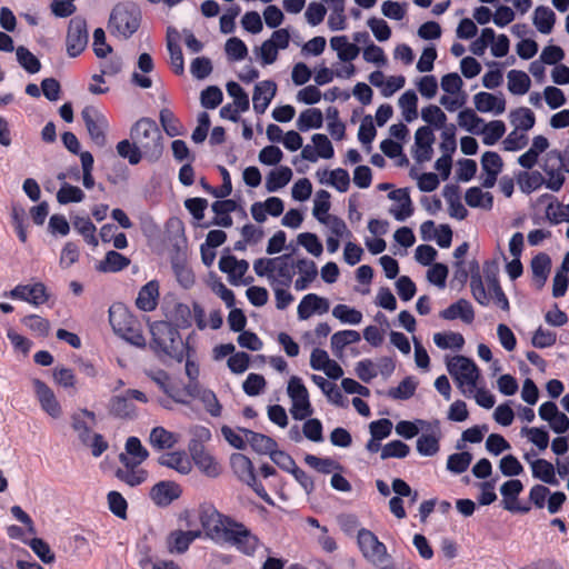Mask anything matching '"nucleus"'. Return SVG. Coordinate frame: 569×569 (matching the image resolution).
Listing matches in <instances>:
<instances>
[{
  "label": "nucleus",
  "instance_id": "69168bd1",
  "mask_svg": "<svg viewBox=\"0 0 569 569\" xmlns=\"http://www.w3.org/2000/svg\"><path fill=\"white\" fill-rule=\"evenodd\" d=\"M521 435H526L539 450H546L549 445V431L545 426L541 427H522Z\"/></svg>",
  "mask_w": 569,
  "mask_h": 569
},
{
  "label": "nucleus",
  "instance_id": "c03bdc74",
  "mask_svg": "<svg viewBox=\"0 0 569 569\" xmlns=\"http://www.w3.org/2000/svg\"><path fill=\"white\" fill-rule=\"evenodd\" d=\"M510 120L516 130L527 132L535 127L536 116L531 109L520 107L510 112Z\"/></svg>",
  "mask_w": 569,
  "mask_h": 569
},
{
  "label": "nucleus",
  "instance_id": "5fc2aeb1",
  "mask_svg": "<svg viewBox=\"0 0 569 569\" xmlns=\"http://www.w3.org/2000/svg\"><path fill=\"white\" fill-rule=\"evenodd\" d=\"M506 133V124L502 120H492L482 127V142L486 146L496 144Z\"/></svg>",
  "mask_w": 569,
  "mask_h": 569
},
{
  "label": "nucleus",
  "instance_id": "79ce46f5",
  "mask_svg": "<svg viewBox=\"0 0 569 569\" xmlns=\"http://www.w3.org/2000/svg\"><path fill=\"white\" fill-rule=\"evenodd\" d=\"M330 199L331 194L325 189H320L316 193L312 214L320 223L328 224V220L331 216L329 214L331 207Z\"/></svg>",
  "mask_w": 569,
  "mask_h": 569
},
{
  "label": "nucleus",
  "instance_id": "6e6552de",
  "mask_svg": "<svg viewBox=\"0 0 569 569\" xmlns=\"http://www.w3.org/2000/svg\"><path fill=\"white\" fill-rule=\"evenodd\" d=\"M357 542L363 557L370 561L383 563L389 558L386 545L366 528L358 531Z\"/></svg>",
  "mask_w": 569,
  "mask_h": 569
},
{
  "label": "nucleus",
  "instance_id": "2eb2a0df",
  "mask_svg": "<svg viewBox=\"0 0 569 569\" xmlns=\"http://www.w3.org/2000/svg\"><path fill=\"white\" fill-rule=\"evenodd\" d=\"M483 272L487 279L488 288L493 293L496 305L505 311L510 309L509 300L502 290L498 278V262L496 260H487L483 263Z\"/></svg>",
  "mask_w": 569,
  "mask_h": 569
},
{
  "label": "nucleus",
  "instance_id": "f257e3e1",
  "mask_svg": "<svg viewBox=\"0 0 569 569\" xmlns=\"http://www.w3.org/2000/svg\"><path fill=\"white\" fill-rule=\"evenodd\" d=\"M200 523L208 538L216 542L224 540L246 556H253L258 548L259 539L249 528L214 508L200 513Z\"/></svg>",
  "mask_w": 569,
  "mask_h": 569
},
{
  "label": "nucleus",
  "instance_id": "a211bd4d",
  "mask_svg": "<svg viewBox=\"0 0 569 569\" xmlns=\"http://www.w3.org/2000/svg\"><path fill=\"white\" fill-rule=\"evenodd\" d=\"M277 93V83L273 80H263L256 83L252 94L253 110L262 114Z\"/></svg>",
  "mask_w": 569,
  "mask_h": 569
},
{
  "label": "nucleus",
  "instance_id": "de8ad7c7",
  "mask_svg": "<svg viewBox=\"0 0 569 569\" xmlns=\"http://www.w3.org/2000/svg\"><path fill=\"white\" fill-rule=\"evenodd\" d=\"M149 440L157 450L171 449L177 442L174 433L161 426L152 428Z\"/></svg>",
  "mask_w": 569,
  "mask_h": 569
},
{
  "label": "nucleus",
  "instance_id": "39448f33",
  "mask_svg": "<svg viewBox=\"0 0 569 569\" xmlns=\"http://www.w3.org/2000/svg\"><path fill=\"white\" fill-rule=\"evenodd\" d=\"M109 321L113 331L123 340L137 348H144L147 342L138 320L128 309L119 306H111L109 309Z\"/></svg>",
  "mask_w": 569,
  "mask_h": 569
},
{
  "label": "nucleus",
  "instance_id": "ea45409f",
  "mask_svg": "<svg viewBox=\"0 0 569 569\" xmlns=\"http://www.w3.org/2000/svg\"><path fill=\"white\" fill-rule=\"evenodd\" d=\"M556 22V13L546 6H538L533 13V24L542 34H549Z\"/></svg>",
  "mask_w": 569,
  "mask_h": 569
},
{
  "label": "nucleus",
  "instance_id": "6e6d98bb",
  "mask_svg": "<svg viewBox=\"0 0 569 569\" xmlns=\"http://www.w3.org/2000/svg\"><path fill=\"white\" fill-rule=\"evenodd\" d=\"M472 458L473 456L469 451L452 453L447 459V470L453 475H461L467 471Z\"/></svg>",
  "mask_w": 569,
  "mask_h": 569
},
{
  "label": "nucleus",
  "instance_id": "412c9836",
  "mask_svg": "<svg viewBox=\"0 0 569 569\" xmlns=\"http://www.w3.org/2000/svg\"><path fill=\"white\" fill-rule=\"evenodd\" d=\"M386 73H369V83L378 89L383 97L388 98L402 89L406 84V78L402 73L398 76L385 77Z\"/></svg>",
  "mask_w": 569,
  "mask_h": 569
},
{
  "label": "nucleus",
  "instance_id": "a878e982",
  "mask_svg": "<svg viewBox=\"0 0 569 569\" xmlns=\"http://www.w3.org/2000/svg\"><path fill=\"white\" fill-rule=\"evenodd\" d=\"M239 431L246 436V439L250 443L252 450L260 455L270 456V452L278 447L277 441L267 435L256 432L247 428H239Z\"/></svg>",
  "mask_w": 569,
  "mask_h": 569
},
{
  "label": "nucleus",
  "instance_id": "680f3d73",
  "mask_svg": "<svg viewBox=\"0 0 569 569\" xmlns=\"http://www.w3.org/2000/svg\"><path fill=\"white\" fill-rule=\"evenodd\" d=\"M439 436L432 433H422L416 442L417 451L422 457H432L439 449Z\"/></svg>",
  "mask_w": 569,
  "mask_h": 569
},
{
  "label": "nucleus",
  "instance_id": "aec40b11",
  "mask_svg": "<svg viewBox=\"0 0 569 569\" xmlns=\"http://www.w3.org/2000/svg\"><path fill=\"white\" fill-rule=\"evenodd\" d=\"M202 535L201 530H173L167 537V547L171 553H184L190 545Z\"/></svg>",
  "mask_w": 569,
  "mask_h": 569
},
{
  "label": "nucleus",
  "instance_id": "20e7f679",
  "mask_svg": "<svg viewBox=\"0 0 569 569\" xmlns=\"http://www.w3.org/2000/svg\"><path fill=\"white\" fill-rule=\"evenodd\" d=\"M141 11L133 2H119L110 13L108 28L111 34L129 39L140 27Z\"/></svg>",
  "mask_w": 569,
  "mask_h": 569
},
{
  "label": "nucleus",
  "instance_id": "7c9ffc66",
  "mask_svg": "<svg viewBox=\"0 0 569 569\" xmlns=\"http://www.w3.org/2000/svg\"><path fill=\"white\" fill-rule=\"evenodd\" d=\"M531 470H532V477L535 479H538L542 481L543 483L550 485V486H558L559 479L556 476V469L555 466L543 459L538 458L530 462Z\"/></svg>",
  "mask_w": 569,
  "mask_h": 569
},
{
  "label": "nucleus",
  "instance_id": "c756f323",
  "mask_svg": "<svg viewBox=\"0 0 569 569\" xmlns=\"http://www.w3.org/2000/svg\"><path fill=\"white\" fill-rule=\"evenodd\" d=\"M158 463L160 466L173 469L181 475H188L192 469L191 462L187 458L184 451H172L163 453L158 458Z\"/></svg>",
  "mask_w": 569,
  "mask_h": 569
},
{
  "label": "nucleus",
  "instance_id": "bf43d9fd",
  "mask_svg": "<svg viewBox=\"0 0 569 569\" xmlns=\"http://www.w3.org/2000/svg\"><path fill=\"white\" fill-rule=\"evenodd\" d=\"M211 210L214 213L212 220L200 223L203 229L210 228L211 226L230 228L233 224L231 213L220 206L217 201L211 203Z\"/></svg>",
  "mask_w": 569,
  "mask_h": 569
},
{
  "label": "nucleus",
  "instance_id": "09e8293b",
  "mask_svg": "<svg viewBox=\"0 0 569 569\" xmlns=\"http://www.w3.org/2000/svg\"><path fill=\"white\" fill-rule=\"evenodd\" d=\"M305 462L320 473L329 475L333 471H341L343 467L332 458H320L311 453L305 456Z\"/></svg>",
  "mask_w": 569,
  "mask_h": 569
},
{
  "label": "nucleus",
  "instance_id": "a19ab883",
  "mask_svg": "<svg viewBox=\"0 0 569 569\" xmlns=\"http://www.w3.org/2000/svg\"><path fill=\"white\" fill-rule=\"evenodd\" d=\"M521 192L530 194L545 186V178L539 171H519L516 176Z\"/></svg>",
  "mask_w": 569,
  "mask_h": 569
},
{
  "label": "nucleus",
  "instance_id": "c85d7f7f",
  "mask_svg": "<svg viewBox=\"0 0 569 569\" xmlns=\"http://www.w3.org/2000/svg\"><path fill=\"white\" fill-rule=\"evenodd\" d=\"M218 171L223 180L220 187L211 186L204 177L200 178L199 184L204 192L213 196L217 199L227 198L232 192V181L229 171L223 166H218Z\"/></svg>",
  "mask_w": 569,
  "mask_h": 569
},
{
  "label": "nucleus",
  "instance_id": "72a5a7b5",
  "mask_svg": "<svg viewBox=\"0 0 569 569\" xmlns=\"http://www.w3.org/2000/svg\"><path fill=\"white\" fill-rule=\"evenodd\" d=\"M465 201L470 208H480L491 210L493 207V196L489 191H482L481 187H470L466 190Z\"/></svg>",
  "mask_w": 569,
  "mask_h": 569
},
{
  "label": "nucleus",
  "instance_id": "13d9d810",
  "mask_svg": "<svg viewBox=\"0 0 569 569\" xmlns=\"http://www.w3.org/2000/svg\"><path fill=\"white\" fill-rule=\"evenodd\" d=\"M565 57V51L559 46H547L543 48L540 59L546 64L555 66L552 71H569V67L558 64Z\"/></svg>",
  "mask_w": 569,
  "mask_h": 569
},
{
  "label": "nucleus",
  "instance_id": "5701e85b",
  "mask_svg": "<svg viewBox=\"0 0 569 569\" xmlns=\"http://www.w3.org/2000/svg\"><path fill=\"white\" fill-rule=\"evenodd\" d=\"M469 268L467 269L470 276V289L473 299L482 307H487L490 302L488 293L482 282L480 273V264L473 259L469 261Z\"/></svg>",
  "mask_w": 569,
  "mask_h": 569
},
{
  "label": "nucleus",
  "instance_id": "774afa93",
  "mask_svg": "<svg viewBox=\"0 0 569 569\" xmlns=\"http://www.w3.org/2000/svg\"><path fill=\"white\" fill-rule=\"evenodd\" d=\"M410 453V447L402 440H391L382 447L380 458L387 460L389 458L403 459Z\"/></svg>",
  "mask_w": 569,
  "mask_h": 569
},
{
  "label": "nucleus",
  "instance_id": "338daca9",
  "mask_svg": "<svg viewBox=\"0 0 569 569\" xmlns=\"http://www.w3.org/2000/svg\"><path fill=\"white\" fill-rule=\"evenodd\" d=\"M84 192L77 186L63 182L57 192V200L60 204L78 203L84 199Z\"/></svg>",
  "mask_w": 569,
  "mask_h": 569
},
{
  "label": "nucleus",
  "instance_id": "58836bf2",
  "mask_svg": "<svg viewBox=\"0 0 569 569\" xmlns=\"http://www.w3.org/2000/svg\"><path fill=\"white\" fill-rule=\"evenodd\" d=\"M458 124L472 134H481L485 120L480 118L472 109L466 108L458 113Z\"/></svg>",
  "mask_w": 569,
  "mask_h": 569
},
{
  "label": "nucleus",
  "instance_id": "052dcab7",
  "mask_svg": "<svg viewBox=\"0 0 569 569\" xmlns=\"http://www.w3.org/2000/svg\"><path fill=\"white\" fill-rule=\"evenodd\" d=\"M23 543L28 545L43 563L49 565L56 560V556L49 543L42 538L34 537L29 540H23Z\"/></svg>",
  "mask_w": 569,
  "mask_h": 569
},
{
  "label": "nucleus",
  "instance_id": "ddd939ff",
  "mask_svg": "<svg viewBox=\"0 0 569 569\" xmlns=\"http://www.w3.org/2000/svg\"><path fill=\"white\" fill-rule=\"evenodd\" d=\"M502 168L503 161L498 152H483L481 156V187L486 189L493 188Z\"/></svg>",
  "mask_w": 569,
  "mask_h": 569
},
{
  "label": "nucleus",
  "instance_id": "393cba45",
  "mask_svg": "<svg viewBox=\"0 0 569 569\" xmlns=\"http://www.w3.org/2000/svg\"><path fill=\"white\" fill-rule=\"evenodd\" d=\"M533 282L537 289H542L551 270V258L546 252H538L530 261Z\"/></svg>",
  "mask_w": 569,
  "mask_h": 569
},
{
  "label": "nucleus",
  "instance_id": "a18cd8bd",
  "mask_svg": "<svg viewBox=\"0 0 569 569\" xmlns=\"http://www.w3.org/2000/svg\"><path fill=\"white\" fill-rule=\"evenodd\" d=\"M417 387L418 382L415 377L408 376L397 387L389 388L387 396L395 400H408L415 395Z\"/></svg>",
  "mask_w": 569,
  "mask_h": 569
},
{
  "label": "nucleus",
  "instance_id": "f8f14e48",
  "mask_svg": "<svg viewBox=\"0 0 569 569\" xmlns=\"http://www.w3.org/2000/svg\"><path fill=\"white\" fill-rule=\"evenodd\" d=\"M182 495V489L179 483L172 480H161L157 482L149 492L150 499L159 508L170 506L174 500L179 499Z\"/></svg>",
  "mask_w": 569,
  "mask_h": 569
},
{
  "label": "nucleus",
  "instance_id": "423d86ee",
  "mask_svg": "<svg viewBox=\"0 0 569 569\" xmlns=\"http://www.w3.org/2000/svg\"><path fill=\"white\" fill-rule=\"evenodd\" d=\"M446 366L449 375L457 382L458 387L465 383L471 389L477 387L480 378V369L472 358L457 355L451 358L447 357Z\"/></svg>",
  "mask_w": 569,
  "mask_h": 569
},
{
  "label": "nucleus",
  "instance_id": "f3484780",
  "mask_svg": "<svg viewBox=\"0 0 569 569\" xmlns=\"http://www.w3.org/2000/svg\"><path fill=\"white\" fill-rule=\"evenodd\" d=\"M330 303L325 297H320L317 293L306 295L299 302L297 312L300 320H307L312 315H323L329 311Z\"/></svg>",
  "mask_w": 569,
  "mask_h": 569
},
{
  "label": "nucleus",
  "instance_id": "1a4fd4ad",
  "mask_svg": "<svg viewBox=\"0 0 569 569\" xmlns=\"http://www.w3.org/2000/svg\"><path fill=\"white\" fill-rule=\"evenodd\" d=\"M82 120L86 124L90 139L98 147H104L107 142L106 130L108 128L107 118L99 113L94 107L88 106L81 111Z\"/></svg>",
  "mask_w": 569,
  "mask_h": 569
},
{
  "label": "nucleus",
  "instance_id": "9b49d317",
  "mask_svg": "<svg viewBox=\"0 0 569 569\" xmlns=\"http://www.w3.org/2000/svg\"><path fill=\"white\" fill-rule=\"evenodd\" d=\"M33 391L41 409L50 417L57 419L62 413V408L53 390L41 379H32Z\"/></svg>",
  "mask_w": 569,
  "mask_h": 569
},
{
  "label": "nucleus",
  "instance_id": "f704fd0d",
  "mask_svg": "<svg viewBox=\"0 0 569 569\" xmlns=\"http://www.w3.org/2000/svg\"><path fill=\"white\" fill-rule=\"evenodd\" d=\"M330 46L332 50L337 51L338 58L343 62H350L355 60L360 49L357 44L350 43L346 36H337L330 39Z\"/></svg>",
  "mask_w": 569,
  "mask_h": 569
},
{
  "label": "nucleus",
  "instance_id": "3c124183",
  "mask_svg": "<svg viewBox=\"0 0 569 569\" xmlns=\"http://www.w3.org/2000/svg\"><path fill=\"white\" fill-rule=\"evenodd\" d=\"M479 73H445L441 79V88L449 94H461L462 91V77L466 79H472Z\"/></svg>",
  "mask_w": 569,
  "mask_h": 569
},
{
  "label": "nucleus",
  "instance_id": "e2e57ef3",
  "mask_svg": "<svg viewBox=\"0 0 569 569\" xmlns=\"http://www.w3.org/2000/svg\"><path fill=\"white\" fill-rule=\"evenodd\" d=\"M109 510L119 519L126 520L128 517V502L119 491L111 490L107 495Z\"/></svg>",
  "mask_w": 569,
  "mask_h": 569
},
{
  "label": "nucleus",
  "instance_id": "4c0bfd02",
  "mask_svg": "<svg viewBox=\"0 0 569 569\" xmlns=\"http://www.w3.org/2000/svg\"><path fill=\"white\" fill-rule=\"evenodd\" d=\"M361 336L358 331L352 329H346L335 332L331 336V349L336 357L342 356L343 349L351 343L359 342Z\"/></svg>",
  "mask_w": 569,
  "mask_h": 569
},
{
  "label": "nucleus",
  "instance_id": "603ef678",
  "mask_svg": "<svg viewBox=\"0 0 569 569\" xmlns=\"http://www.w3.org/2000/svg\"><path fill=\"white\" fill-rule=\"evenodd\" d=\"M160 123L164 130V132L170 137H178L183 134V126L180 120L174 116V113L168 109L163 108L159 113Z\"/></svg>",
  "mask_w": 569,
  "mask_h": 569
},
{
  "label": "nucleus",
  "instance_id": "2f4dec72",
  "mask_svg": "<svg viewBox=\"0 0 569 569\" xmlns=\"http://www.w3.org/2000/svg\"><path fill=\"white\" fill-rule=\"evenodd\" d=\"M130 259L117 250L107 251L104 259L97 264V270L100 272H119L130 264Z\"/></svg>",
  "mask_w": 569,
  "mask_h": 569
},
{
  "label": "nucleus",
  "instance_id": "dca6fc26",
  "mask_svg": "<svg viewBox=\"0 0 569 569\" xmlns=\"http://www.w3.org/2000/svg\"><path fill=\"white\" fill-rule=\"evenodd\" d=\"M146 375L159 387V389L166 393L172 401L187 406L192 407V403L189 399L182 397V391L179 389H176L170 383V375L163 370L158 369L156 371L150 370L147 371Z\"/></svg>",
  "mask_w": 569,
  "mask_h": 569
},
{
  "label": "nucleus",
  "instance_id": "0eeeda50",
  "mask_svg": "<svg viewBox=\"0 0 569 569\" xmlns=\"http://www.w3.org/2000/svg\"><path fill=\"white\" fill-rule=\"evenodd\" d=\"M88 41L89 34L86 19L80 16L73 17L69 21L66 39L69 57H78L86 49Z\"/></svg>",
  "mask_w": 569,
  "mask_h": 569
},
{
  "label": "nucleus",
  "instance_id": "49530a36",
  "mask_svg": "<svg viewBox=\"0 0 569 569\" xmlns=\"http://www.w3.org/2000/svg\"><path fill=\"white\" fill-rule=\"evenodd\" d=\"M433 342L439 349H453L459 351L463 348L466 341L461 333L448 331L435 333Z\"/></svg>",
  "mask_w": 569,
  "mask_h": 569
},
{
  "label": "nucleus",
  "instance_id": "f03ea898",
  "mask_svg": "<svg viewBox=\"0 0 569 569\" xmlns=\"http://www.w3.org/2000/svg\"><path fill=\"white\" fill-rule=\"evenodd\" d=\"M151 340L149 342L150 349L157 355H166L170 358L182 362L191 348L189 342L182 341L180 331L170 321L156 320L149 323Z\"/></svg>",
  "mask_w": 569,
  "mask_h": 569
},
{
  "label": "nucleus",
  "instance_id": "473e14b6",
  "mask_svg": "<svg viewBox=\"0 0 569 569\" xmlns=\"http://www.w3.org/2000/svg\"><path fill=\"white\" fill-rule=\"evenodd\" d=\"M292 170L288 166H279L272 169L266 178L268 192H277L284 188L292 179Z\"/></svg>",
  "mask_w": 569,
  "mask_h": 569
},
{
  "label": "nucleus",
  "instance_id": "4d7b16f0",
  "mask_svg": "<svg viewBox=\"0 0 569 569\" xmlns=\"http://www.w3.org/2000/svg\"><path fill=\"white\" fill-rule=\"evenodd\" d=\"M332 316L341 323L357 326L362 321L361 311L353 307L339 303L332 309Z\"/></svg>",
  "mask_w": 569,
  "mask_h": 569
},
{
  "label": "nucleus",
  "instance_id": "6ab92c4d",
  "mask_svg": "<svg viewBox=\"0 0 569 569\" xmlns=\"http://www.w3.org/2000/svg\"><path fill=\"white\" fill-rule=\"evenodd\" d=\"M439 317L449 321L461 319L462 322L470 325L475 320V310L469 300L460 298L448 308L441 310Z\"/></svg>",
  "mask_w": 569,
  "mask_h": 569
},
{
  "label": "nucleus",
  "instance_id": "4468645a",
  "mask_svg": "<svg viewBox=\"0 0 569 569\" xmlns=\"http://www.w3.org/2000/svg\"><path fill=\"white\" fill-rule=\"evenodd\" d=\"M436 137L432 132V128L427 126H421L417 129L415 133V144H413V158L418 163H423L431 160L433 156V143Z\"/></svg>",
  "mask_w": 569,
  "mask_h": 569
},
{
  "label": "nucleus",
  "instance_id": "37998d69",
  "mask_svg": "<svg viewBox=\"0 0 569 569\" xmlns=\"http://www.w3.org/2000/svg\"><path fill=\"white\" fill-rule=\"evenodd\" d=\"M317 177L320 183H326L333 187L339 192H347L350 187V176L348 170L337 168L330 171L329 179L320 177V169L317 171Z\"/></svg>",
  "mask_w": 569,
  "mask_h": 569
},
{
  "label": "nucleus",
  "instance_id": "9d476101",
  "mask_svg": "<svg viewBox=\"0 0 569 569\" xmlns=\"http://www.w3.org/2000/svg\"><path fill=\"white\" fill-rule=\"evenodd\" d=\"M8 296L13 300L24 301L34 307L46 303L50 298L46 284L41 281L32 284H17Z\"/></svg>",
  "mask_w": 569,
  "mask_h": 569
},
{
  "label": "nucleus",
  "instance_id": "b1692460",
  "mask_svg": "<svg viewBox=\"0 0 569 569\" xmlns=\"http://www.w3.org/2000/svg\"><path fill=\"white\" fill-rule=\"evenodd\" d=\"M158 300L159 282L157 280H150L140 288L136 299V306L141 311L150 312L157 308Z\"/></svg>",
  "mask_w": 569,
  "mask_h": 569
},
{
  "label": "nucleus",
  "instance_id": "c9c22d12",
  "mask_svg": "<svg viewBox=\"0 0 569 569\" xmlns=\"http://www.w3.org/2000/svg\"><path fill=\"white\" fill-rule=\"evenodd\" d=\"M430 429L431 422L423 419L400 420L395 427L396 433L406 440L415 438L421 430L429 431Z\"/></svg>",
  "mask_w": 569,
  "mask_h": 569
},
{
  "label": "nucleus",
  "instance_id": "cd10ccee",
  "mask_svg": "<svg viewBox=\"0 0 569 569\" xmlns=\"http://www.w3.org/2000/svg\"><path fill=\"white\" fill-rule=\"evenodd\" d=\"M230 466L234 476L243 483H247L256 476L252 461L243 453H232L230 457Z\"/></svg>",
  "mask_w": 569,
  "mask_h": 569
},
{
  "label": "nucleus",
  "instance_id": "8fccbe9b",
  "mask_svg": "<svg viewBox=\"0 0 569 569\" xmlns=\"http://www.w3.org/2000/svg\"><path fill=\"white\" fill-rule=\"evenodd\" d=\"M421 119L427 123V127L433 130H441L447 123V116L436 104H429L421 110Z\"/></svg>",
  "mask_w": 569,
  "mask_h": 569
},
{
  "label": "nucleus",
  "instance_id": "7ed1b4c3",
  "mask_svg": "<svg viewBox=\"0 0 569 569\" xmlns=\"http://www.w3.org/2000/svg\"><path fill=\"white\" fill-rule=\"evenodd\" d=\"M130 139L140 147L144 159L157 162L163 153L162 134L157 122L150 118H141L130 129Z\"/></svg>",
  "mask_w": 569,
  "mask_h": 569
},
{
  "label": "nucleus",
  "instance_id": "4be33fe9",
  "mask_svg": "<svg viewBox=\"0 0 569 569\" xmlns=\"http://www.w3.org/2000/svg\"><path fill=\"white\" fill-rule=\"evenodd\" d=\"M475 107L479 112L501 114L506 110V100L502 94L496 96L490 92L480 91L473 97Z\"/></svg>",
  "mask_w": 569,
  "mask_h": 569
},
{
  "label": "nucleus",
  "instance_id": "0e129e2a",
  "mask_svg": "<svg viewBox=\"0 0 569 569\" xmlns=\"http://www.w3.org/2000/svg\"><path fill=\"white\" fill-rule=\"evenodd\" d=\"M376 136L377 129L375 126V120L371 114H366L362 118L358 130V140L362 146L367 147V149L370 150L371 143L375 140Z\"/></svg>",
  "mask_w": 569,
  "mask_h": 569
},
{
  "label": "nucleus",
  "instance_id": "864d4df0",
  "mask_svg": "<svg viewBox=\"0 0 569 569\" xmlns=\"http://www.w3.org/2000/svg\"><path fill=\"white\" fill-rule=\"evenodd\" d=\"M116 149L118 154L121 158L127 159L131 166L138 164L144 158L140 147L134 144L133 141L129 139L119 141Z\"/></svg>",
  "mask_w": 569,
  "mask_h": 569
},
{
  "label": "nucleus",
  "instance_id": "e433bc0d",
  "mask_svg": "<svg viewBox=\"0 0 569 569\" xmlns=\"http://www.w3.org/2000/svg\"><path fill=\"white\" fill-rule=\"evenodd\" d=\"M296 124L301 132H307L311 129H320L323 126V113L318 108L306 109L300 112Z\"/></svg>",
  "mask_w": 569,
  "mask_h": 569
},
{
  "label": "nucleus",
  "instance_id": "bb28decb",
  "mask_svg": "<svg viewBox=\"0 0 569 569\" xmlns=\"http://www.w3.org/2000/svg\"><path fill=\"white\" fill-rule=\"evenodd\" d=\"M136 406L129 401L127 395L112 396L108 402L109 415L117 419H132L136 417Z\"/></svg>",
  "mask_w": 569,
  "mask_h": 569
}]
</instances>
